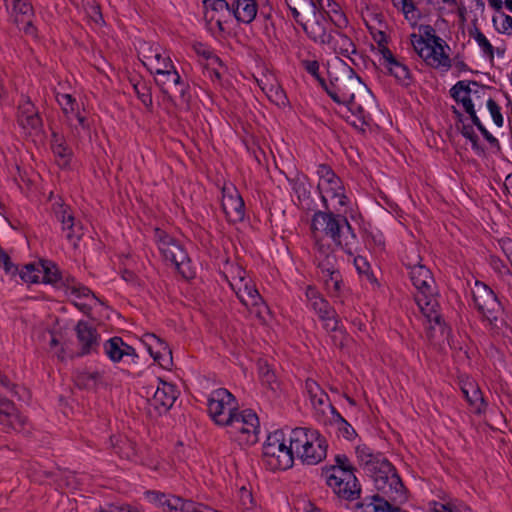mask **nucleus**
Wrapping results in <instances>:
<instances>
[{"label":"nucleus","mask_w":512,"mask_h":512,"mask_svg":"<svg viewBox=\"0 0 512 512\" xmlns=\"http://www.w3.org/2000/svg\"><path fill=\"white\" fill-rule=\"evenodd\" d=\"M257 10L256 0H236L232 4V14L236 20L246 24L251 23L255 19Z\"/></svg>","instance_id":"obj_23"},{"label":"nucleus","mask_w":512,"mask_h":512,"mask_svg":"<svg viewBox=\"0 0 512 512\" xmlns=\"http://www.w3.org/2000/svg\"><path fill=\"white\" fill-rule=\"evenodd\" d=\"M155 83L160 88L161 92L167 97V99L173 102L172 96L168 93L166 86L181 84V76L176 70H168L166 67H157L155 69Z\"/></svg>","instance_id":"obj_24"},{"label":"nucleus","mask_w":512,"mask_h":512,"mask_svg":"<svg viewBox=\"0 0 512 512\" xmlns=\"http://www.w3.org/2000/svg\"><path fill=\"white\" fill-rule=\"evenodd\" d=\"M368 93L371 97V100L367 98L361 90L355 96H352V98H348L347 100L340 103L347 107L348 111L357 118L361 126L369 125V121L371 119L366 113L365 107L370 108L374 105L375 102V97L369 88Z\"/></svg>","instance_id":"obj_15"},{"label":"nucleus","mask_w":512,"mask_h":512,"mask_svg":"<svg viewBox=\"0 0 512 512\" xmlns=\"http://www.w3.org/2000/svg\"><path fill=\"white\" fill-rule=\"evenodd\" d=\"M99 378V372L79 371L74 376V382L80 389H95Z\"/></svg>","instance_id":"obj_34"},{"label":"nucleus","mask_w":512,"mask_h":512,"mask_svg":"<svg viewBox=\"0 0 512 512\" xmlns=\"http://www.w3.org/2000/svg\"><path fill=\"white\" fill-rule=\"evenodd\" d=\"M464 111L469 115V118L472 121V124L476 126V128L480 131L485 126L482 124L480 118L478 117L475 105L473 102H470L468 100L465 101V107H463Z\"/></svg>","instance_id":"obj_53"},{"label":"nucleus","mask_w":512,"mask_h":512,"mask_svg":"<svg viewBox=\"0 0 512 512\" xmlns=\"http://www.w3.org/2000/svg\"><path fill=\"white\" fill-rule=\"evenodd\" d=\"M415 300L421 311L428 318L429 322L441 324L442 316L438 314L435 309V307L438 306V303L434 298H431V304L428 307L424 304V301L421 297L416 296Z\"/></svg>","instance_id":"obj_35"},{"label":"nucleus","mask_w":512,"mask_h":512,"mask_svg":"<svg viewBox=\"0 0 512 512\" xmlns=\"http://www.w3.org/2000/svg\"><path fill=\"white\" fill-rule=\"evenodd\" d=\"M378 51L382 55V61L380 64L383 65L384 68L390 63H394V61L397 59L387 45L378 48Z\"/></svg>","instance_id":"obj_60"},{"label":"nucleus","mask_w":512,"mask_h":512,"mask_svg":"<svg viewBox=\"0 0 512 512\" xmlns=\"http://www.w3.org/2000/svg\"><path fill=\"white\" fill-rule=\"evenodd\" d=\"M487 108L491 114V117L493 119V122L496 126L502 127L504 123V118L501 113V108L498 105L496 101H494L492 98L487 99Z\"/></svg>","instance_id":"obj_46"},{"label":"nucleus","mask_w":512,"mask_h":512,"mask_svg":"<svg viewBox=\"0 0 512 512\" xmlns=\"http://www.w3.org/2000/svg\"><path fill=\"white\" fill-rule=\"evenodd\" d=\"M262 457L266 467L272 471L287 470L294 463L292 448L286 443L282 447H263Z\"/></svg>","instance_id":"obj_12"},{"label":"nucleus","mask_w":512,"mask_h":512,"mask_svg":"<svg viewBox=\"0 0 512 512\" xmlns=\"http://www.w3.org/2000/svg\"><path fill=\"white\" fill-rule=\"evenodd\" d=\"M41 267L39 263H27L19 269V273L17 275L20 279L27 284H38L41 282L40 280Z\"/></svg>","instance_id":"obj_33"},{"label":"nucleus","mask_w":512,"mask_h":512,"mask_svg":"<svg viewBox=\"0 0 512 512\" xmlns=\"http://www.w3.org/2000/svg\"><path fill=\"white\" fill-rule=\"evenodd\" d=\"M476 291L473 292V302L483 318L491 325L497 326L500 314L504 308L496 293L484 282L476 281Z\"/></svg>","instance_id":"obj_5"},{"label":"nucleus","mask_w":512,"mask_h":512,"mask_svg":"<svg viewBox=\"0 0 512 512\" xmlns=\"http://www.w3.org/2000/svg\"><path fill=\"white\" fill-rule=\"evenodd\" d=\"M177 506V512H205L207 505L194 502L190 499H184L178 496V499L173 500Z\"/></svg>","instance_id":"obj_39"},{"label":"nucleus","mask_w":512,"mask_h":512,"mask_svg":"<svg viewBox=\"0 0 512 512\" xmlns=\"http://www.w3.org/2000/svg\"><path fill=\"white\" fill-rule=\"evenodd\" d=\"M123 339L119 336H114L106 340L103 344L105 355L114 363H118L123 358Z\"/></svg>","instance_id":"obj_31"},{"label":"nucleus","mask_w":512,"mask_h":512,"mask_svg":"<svg viewBox=\"0 0 512 512\" xmlns=\"http://www.w3.org/2000/svg\"><path fill=\"white\" fill-rule=\"evenodd\" d=\"M393 6L404 14L406 19H409V14H412V18L415 20H420L423 16H427L430 14L429 10H425L424 13L417 8L415 2L413 0H392Z\"/></svg>","instance_id":"obj_32"},{"label":"nucleus","mask_w":512,"mask_h":512,"mask_svg":"<svg viewBox=\"0 0 512 512\" xmlns=\"http://www.w3.org/2000/svg\"><path fill=\"white\" fill-rule=\"evenodd\" d=\"M313 238H314V247L317 250V252L319 253L321 258L335 255L331 245L323 243L322 239L317 237V233L313 234Z\"/></svg>","instance_id":"obj_52"},{"label":"nucleus","mask_w":512,"mask_h":512,"mask_svg":"<svg viewBox=\"0 0 512 512\" xmlns=\"http://www.w3.org/2000/svg\"><path fill=\"white\" fill-rule=\"evenodd\" d=\"M471 142L472 149L480 156H485V148L479 144V137L475 133L474 130H471L468 137H466Z\"/></svg>","instance_id":"obj_61"},{"label":"nucleus","mask_w":512,"mask_h":512,"mask_svg":"<svg viewBox=\"0 0 512 512\" xmlns=\"http://www.w3.org/2000/svg\"><path fill=\"white\" fill-rule=\"evenodd\" d=\"M285 443V435L283 430H276L270 433L263 447H282Z\"/></svg>","instance_id":"obj_50"},{"label":"nucleus","mask_w":512,"mask_h":512,"mask_svg":"<svg viewBox=\"0 0 512 512\" xmlns=\"http://www.w3.org/2000/svg\"><path fill=\"white\" fill-rule=\"evenodd\" d=\"M328 22L333 23L338 29L346 28L348 25V19L346 15L339 11L338 14H335V17H332L329 13V16H326Z\"/></svg>","instance_id":"obj_58"},{"label":"nucleus","mask_w":512,"mask_h":512,"mask_svg":"<svg viewBox=\"0 0 512 512\" xmlns=\"http://www.w3.org/2000/svg\"><path fill=\"white\" fill-rule=\"evenodd\" d=\"M144 495L151 504L163 508L164 512H177V506L173 500L178 499V496L156 490H148Z\"/></svg>","instance_id":"obj_26"},{"label":"nucleus","mask_w":512,"mask_h":512,"mask_svg":"<svg viewBox=\"0 0 512 512\" xmlns=\"http://www.w3.org/2000/svg\"><path fill=\"white\" fill-rule=\"evenodd\" d=\"M470 86H476L481 90L491 88L487 85L481 84L476 80H460L450 88L449 94L456 103L462 104V106L465 107L466 100L473 102L471 95L474 90L471 89Z\"/></svg>","instance_id":"obj_19"},{"label":"nucleus","mask_w":512,"mask_h":512,"mask_svg":"<svg viewBox=\"0 0 512 512\" xmlns=\"http://www.w3.org/2000/svg\"><path fill=\"white\" fill-rule=\"evenodd\" d=\"M317 174L321 179H324L326 182H328L331 179H334L336 176V174L328 164H320L317 169Z\"/></svg>","instance_id":"obj_63"},{"label":"nucleus","mask_w":512,"mask_h":512,"mask_svg":"<svg viewBox=\"0 0 512 512\" xmlns=\"http://www.w3.org/2000/svg\"><path fill=\"white\" fill-rule=\"evenodd\" d=\"M141 341L146 347H151L152 344L153 346H159V348H161L167 354V362L172 361V350L170 349L168 343L165 340L159 338L153 333H146L143 335Z\"/></svg>","instance_id":"obj_36"},{"label":"nucleus","mask_w":512,"mask_h":512,"mask_svg":"<svg viewBox=\"0 0 512 512\" xmlns=\"http://www.w3.org/2000/svg\"><path fill=\"white\" fill-rule=\"evenodd\" d=\"M57 101L62 106L64 113H68L69 109L74 110L75 99L70 94H62L57 97Z\"/></svg>","instance_id":"obj_59"},{"label":"nucleus","mask_w":512,"mask_h":512,"mask_svg":"<svg viewBox=\"0 0 512 512\" xmlns=\"http://www.w3.org/2000/svg\"><path fill=\"white\" fill-rule=\"evenodd\" d=\"M0 267L11 277H15L19 273V266L12 262L11 257L2 247H0Z\"/></svg>","instance_id":"obj_42"},{"label":"nucleus","mask_w":512,"mask_h":512,"mask_svg":"<svg viewBox=\"0 0 512 512\" xmlns=\"http://www.w3.org/2000/svg\"><path fill=\"white\" fill-rule=\"evenodd\" d=\"M358 463L373 478L378 492L386 495L391 501L403 503L408 499V489L392 463L381 452H374L366 444L355 448Z\"/></svg>","instance_id":"obj_1"},{"label":"nucleus","mask_w":512,"mask_h":512,"mask_svg":"<svg viewBox=\"0 0 512 512\" xmlns=\"http://www.w3.org/2000/svg\"><path fill=\"white\" fill-rule=\"evenodd\" d=\"M39 266L41 267V273L43 274L41 282L52 285L57 289H62V271L58 265L52 260L40 259Z\"/></svg>","instance_id":"obj_25"},{"label":"nucleus","mask_w":512,"mask_h":512,"mask_svg":"<svg viewBox=\"0 0 512 512\" xmlns=\"http://www.w3.org/2000/svg\"><path fill=\"white\" fill-rule=\"evenodd\" d=\"M286 5L298 7L303 16L314 15V11L320 8L321 2L316 3L314 0H285Z\"/></svg>","instance_id":"obj_41"},{"label":"nucleus","mask_w":512,"mask_h":512,"mask_svg":"<svg viewBox=\"0 0 512 512\" xmlns=\"http://www.w3.org/2000/svg\"><path fill=\"white\" fill-rule=\"evenodd\" d=\"M290 184L302 208L307 211L313 210L314 205L311 199V184L309 183L308 177L306 175L297 176L290 180Z\"/></svg>","instance_id":"obj_20"},{"label":"nucleus","mask_w":512,"mask_h":512,"mask_svg":"<svg viewBox=\"0 0 512 512\" xmlns=\"http://www.w3.org/2000/svg\"><path fill=\"white\" fill-rule=\"evenodd\" d=\"M339 234L341 243L335 245L341 248L347 255L353 256L357 251V249L354 248V244L357 241V235L355 229L349 223L347 218L346 223H343V226L340 228Z\"/></svg>","instance_id":"obj_28"},{"label":"nucleus","mask_w":512,"mask_h":512,"mask_svg":"<svg viewBox=\"0 0 512 512\" xmlns=\"http://www.w3.org/2000/svg\"><path fill=\"white\" fill-rule=\"evenodd\" d=\"M75 331L80 345V350L76 353L77 357L98 351L101 336L96 328L90 326L86 321L80 320L75 327Z\"/></svg>","instance_id":"obj_14"},{"label":"nucleus","mask_w":512,"mask_h":512,"mask_svg":"<svg viewBox=\"0 0 512 512\" xmlns=\"http://www.w3.org/2000/svg\"><path fill=\"white\" fill-rule=\"evenodd\" d=\"M71 293L73 295H75L76 297L78 298H81V297H88V296H92L96 301H98L101 305L103 306H106L108 307L104 301H102L101 299H99L94 293L93 291L88 288L87 286L83 285L82 283H77V285H74L72 287V291Z\"/></svg>","instance_id":"obj_48"},{"label":"nucleus","mask_w":512,"mask_h":512,"mask_svg":"<svg viewBox=\"0 0 512 512\" xmlns=\"http://www.w3.org/2000/svg\"><path fill=\"white\" fill-rule=\"evenodd\" d=\"M53 153L61 158L63 160V165H68L70 163L71 157H72V150L71 148L65 143L63 144H53Z\"/></svg>","instance_id":"obj_47"},{"label":"nucleus","mask_w":512,"mask_h":512,"mask_svg":"<svg viewBox=\"0 0 512 512\" xmlns=\"http://www.w3.org/2000/svg\"><path fill=\"white\" fill-rule=\"evenodd\" d=\"M334 465H325L321 468V476L326 484L341 499L354 501L361 497V485L355 475L354 467L345 454L335 456Z\"/></svg>","instance_id":"obj_2"},{"label":"nucleus","mask_w":512,"mask_h":512,"mask_svg":"<svg viewBox=\"0 0 512 512\" xmlns=\"http://www.w3.org/2000/svg\"><path fill=\"white\" fill-rule=\"evenodd\" d=\"M159 250L163 258L170 261L185 279L194 277V271L190 267L191 260L179 241L172 237L171 241L162 244Z\"/></svg>","instance_id":"obj_10"},{"label":"nucleus","mask_w":512,"mask_h":512,"mask_svg":"<svg viewBox=\"0 0 512 512\" xmlns=\"http://www.w3.org/2000/svg\"><path fill=\"white\" fill-rule=\"evenodd\" d=\"M159 382L162 386H158L155 390L152 386L146 387V395L148 396L152 393V397H147L146 399L148 404L147 414L150 417H158L166 414L177 399V389L175 385L167 383L162 379H159Z\"/></svg>","instance_id":"obj_6"},{"label":"nucleus","mask_w":512,"mask_h":512,"mask_svg":"<svg viewBox=\"0 0 512 512\" xmlns=\"http://www.w3.org/2000/svg\"><path fill=\"white\" fill-rule=\"evenodd\" d=\"M70 207L65 204H59L58 208H55V214L57 219L62 223L63 230H68L66 238L69 241H73L74 246L77 245V241L81 239V234L75 233V218L70 212Z\"/></svg>","instance_id":"obj_22"},{"label":"nucleus","mask_w":512,"mask_h":512,"mask_svg":"<svg viewBox=\"0 0 512 512\" xmlns=\"http://www.w3.org/2000/svg\"><path fill=\"white\" fill-rule=\"evenodd\" d=\"M419 30L422 35H410L415 52L428 66L448 71L451 68V58L444 50L445 47L449 48L448 44L435 34L434 28L429 24L420 25Z\"/></svg>","instance_id":"obj_4"},{"label":"nucleus","mask_w":512,"mask_h":512,"mask_svg":"<svg viewBox=\"0 0 512 512\" xmlns=\"http://www.w3.org/2000/svg\"><path fill=\"white\" fill-rule=\"evenodd\" d=\"M175 89L179 94L180 105L185 106L188 109L192 99L189 84L181 79V84H176Z\"/></svg>","instance_id":"obj_45"},{"label":"nucleus","mask_w":512,"mask_h":512,"mask_svg":"<svg viewBox=\"0 0 512 512\" xmlns=\"http://www.w3.org/2000/svg\"><path fill=\"white\" fill-rule=\"evenodd\" d=\"M471 142L472 149L480 156H485V148L479 144V137L475 133L474 130H471L468 137H466Z\"/></svg>","instance_id":"obj_62"},{"label":"nucleus","mask_w":512,"mask_h":512,"mask_svg":"<svg viewBox=\"0 0 512 512\" xmlns=\"http://www.w3.org/2000/svg\"><path fill=\"white\" fill-rule=\"evenodd\" d=\"M329 78V97L335 103H341L348 98H352L359 91L371 100L368 93V86L362 78L346 62L336 57L333 67L328 70Z\"/></svg>","instance_id":"obj_3"},{"label":"nucleus","mask_w":512,"mask_h":512,"mask_svg":"<svg viewBox=\"0 0 512 512\" xmlns=\"http://www.w3.org/2000/svg\"><path fill=\"white\" fill-rule=\"evenodd\" d=\"M326 16H329V11L325 10L320 4V8L314 11V15L305 16L306 21L301 24L306 36L311 41L321 45H330L334 39V31H328Z\"/></svg>","instance_id":"obj_7"},{"label":"nucleus","mask_w":512,"mask_h":512,"mask_svg":"<svg viewBox=\"0 0 512 512\" xmlns=\"http://www.w3.org/2000/svg\"><path fill=\"white\" fill-rule=\"evenodd\" d=\"M239 414L240 411L238 407L237 410H235L231 414H227V418H225V421L221 426H227L231 428L233 431L240 432L243 434H249L251 430L247 427H243V420L241 419Z\"/></svg>","instance_id":"obj_37"},{"label":"nucleus","mask_w":512,"mask_h":512,"mask_svg":"<svg viewBox=\"0 0 512 512\" xmlns=\"http://www.w3.org/2000/svg\"><path fill=\"white\" fill-rule=\"evenodd\" d=\"M37 113H39L38 110L35 108L34 104L30 100H27L25 103L21 104L18 107V119L34 115Z\"/></svg>","instance_id":"obj_56"},{"label":"nucleus","mask_w":512,"mask_h":512,"mask_svg":"<svg viewBox=\"0 0 512 512\" xmlns=\"http://www.w3.org/2000/svg\"><path fill=\"white\" fill-rule=\"evenodd\" d=\"M311 306L321 320H329V317L336 315V311L325 298L316 299Z\"/></svg>","instance_id":"obj_40"},{"label":"nucleus","mask_w":512,"mask_h":512,"mask_svg":"<svg viewBox=\"0 0 512 512\" xmlns=\"http://www.w3.org/2000/svg\"><path fill=\"white\" fill-rule=\"evenodd\" d=\"M239 407L235 396L225 388H219L213 391L208 399V412L212 420L217 425H222L227 418Z\"/></svg>","instance_id":"obj_8"},{"label":"nucleus","mask_w":512,"mask_h":512,"mask_svg":"<svg viewBox=\"0 0 512 512\" xmlns=\"http://www.w3.org/2000/svg\"><path fill=\"white\" fill-rule=\"evenodd\" d=\"M131 82L138 99L151 111L153 106L151 85L141 77L132 78Z\"/></svg>","instance_id":"obj_30"},{"label":"nucleus","mask_w":512,"mask_h":512,"mask_svg":"<svg viewBox=\"0 0 512 512\" xmlns=\"http://www.w3.org/2000/svg\"><path fill=\"white\" fill-rule=\"evenodd\" d=\"M13 9L22 15H28L33 11V7L28 0H14Z\"/></svg>","instance_id":"obj_57"},{"label":"nucleus","mask_w":512,"mask_h":512,"mask_svg":"<svg viewBox=\"0 0 512 512\" xmlns=\"http://www.w3.org/2000/svg\"><path fill=\"white\" fill-rule=\"evenodd\" d=\"M312 432H318L315 429L297 427L292 430L289 438V446L292 448L293 455L300 457L301 451L311 448Z\"/></svg>","instance_id":"obj_21"},{"label":"nucleus","mask_w":512,"mask_h":512,"mask_svg":"<svg viewBox=\"0 0 512 512\" xmlns=\"http://www.w3.org/2000/svg\"><path fill=\"white\" fill-rule=\"evenodd\" d=\"M407 266L411 269L410 278L419 292L418 296L423 299L424 304L428 307L431 304V298H433L432 284H434V277L431 271L418 262L409 263Z\"/></svg>","instance_id":"obj_11"},{"label":"nucleus","mask_w":512,"mask_h":512,"mask_svg":"<svg viewBox=\"0 0 512 512\" xmlns=\"http://www.w3.org/2000/svg\"><path fill=\"white\" fill-rule=\"evenodd\" d=\"M458 379L460 389L469 404L471 412L477 415L484 413L487 403L477 382L467 375L459 376Z\"/></svg>","instance_id":"obj_13"},{"label":"nucleus","mask_w":512,"mask_h":512,"mask_svg":"<svg viewBox=\"0 0 512 512\" xmlns=\"http://www.w3.org/2000/svg\"><path fill=\"white\" fill-rule=\"evenodd\" d=\"M311 448L309 451L303 449L300 454V459L303 464L316 465L324 460L327 456L328 443L326 438L320 432H312Z\"/></svg>","instance_id":"obj_16"},{"label":"nucleus","mask_w":512,"mask_h":512,"mask_svg":"<svg viewBox=\"0 0 512 512\" xmlns=\"http://www.w3.org/2000/svg\"><path fill=\"white\" fill-rule=\"evenodd\" d=\"M302 68L314 78H318L320 75L319 67L320 64L317 60H301Z\"/></svg>","instance_id":"obj_55"},{"label":"nucleus","mask_w":512,"mask_h":512,"mask_svg":"<svg viewBox=\"0 0 512 512\" xmlns=\"http://www.w3.org/2000/svg\"><path fill=\"white\" fill-rule=\"evenodd\" d=\"M334 33L337 36V38L332 41L335 53L347 57L353 65L358 66L357 61L351 57L352 54L357 53L354 42L347 35L339 31H334Z\"/></svg>","instance_id":"obj_27"},{"label":"nucleus","mask_w":512,"mask_h":512,"mask_svg":"<svg viewBox=\"0 0 512 512\" xmlns=\"http://www.w3.org/2000/svg\"><path fill=\"white\" fill-rule=\"evenodd\" d=\"M475 41L478 43V45L481 47L483 53L490 59L492 62L494 59V52L495 49L491 45V43L488 41V39L485 37L483 33H478Z\"/></svg>","instance_id":"obj_51"},{"label":"nucleus","mask_w":512,"mask_h":512,"mask_svg":"<svg viewBox=\"0 0 512 512\" xmlns=\"http://www.w3.org/2000/svg\"><path fill=\"white\" fill-rule=\"evenodd\" d=\"M259 376L263 384L268 385L274 389L273 384L276 382V376L270 366L265 363H259Z\"/></svg>","instance_id":"obj_44"},{"label":"nucleus","mask_w":512,"mask_h":512,"mask_svg":"<svg viewBox=\"0 0 512 512\" xmlns=\"http://www.w3.org/2000/svg\"><path fill=\"white\" fill-rule=\"evenodd\" d=\"M18 123L24 128H30L31 130H34L36 132L41 131L43 127L42 118L40 117L39 113L26 116L24 118H19Z\"/></svg>","instance_id":"obj_43"},{"label":"nucleus","mask_w":512,"mask_h":512,"mask_svg":"<svg viewBox=\"0 0 512 512\" xmlns=\"http://www.w3.org/2000/svg\"><path fill=\"white\" fill-rule=\"evenodd\" d=\"M239 416L243 420V427H247L255 434V436L259 432V418L257 414L252 409H245L240 411ZM256 441V438L253 442Z\"/></svg>","instance_id":"obj_38"},{"label":"nucleus","mask_w":512,"mask_h":512,"mask_svg":"<svg viewBox=\"0 0 512 512\" xmlns=\"http://www.w3.org/2000/svg\"><path fill=\"white\" fill-rule=\"evenodd\" d=\"M335 262L336 255H331L329 257L322 258L318 264V268H320L323 273H327L329 271L335 270Z\"/></svg>","instance_id":"obj_64"},{"label":"nucleus","mask_w":512,"mask_h":512,"mask_svg":"<svg viewBox=\"0 0 512 512\" xmlns=\"http://www.w3.org/2000/svg\"><path fill=\"white\" fill-rule=\"evenodd\" d=\"M305 388L307 390V393L309 394L311 403L314 407H316V398L318 394L323 391V389L320 387V385L314 381L313 379L308 378L305 381Z\"/></svg>","instance_id":"obj_54"},{"label":"nucleus","mask_w":512,"mask_h":512,"mask_svg":"<svg viewBox=\"0 0 512 512\" xmlns=\"http://www.w3.org/2000/svg\"><path fill=\"white\" fill-rule=\"evenodd\" d=\"M354 265L359 274H366L368 276L369 280L376 281L374 274L369 273L370 264L365 257L360 256V255L356 256L354 258Z\"/></svg>","instance_id":"obj_49"},{"label":"nucleus","mask_w":512,"mask_h":512,"mask_svg":"<svg viewBox=\"0 0 512 512\" xmlns=\"http://www.w3.org/2000/svg\"><path fill=\"white\" fill-rule=\"evenodd\" d=\"M222 209L230 222H240L245 217V203L236 190L235 195H223Z\"/></svg>","instance_id":"obj_18"},{"label":"nucleus","mask_w":512,"mask_h":512,"mask_svg":"<svg viewBox=\"0 0 512 512\" xmlns=\"http://www.w3.org/2000/svg\"><path fill=\"white\" fill-rule=\"evenodd\" d=\"M346 223V216L332 211H315L311 219V231L313 234L321 230L330 237L334 244H340V228Z\"/></svg>","instance_id":"obj_9"},{"label":"nucleus","mask_w":512,"mask_h":512,"mask_svg":"<svg viewBox=\"0 0 512 512\" xmlns=\"http://www.w3.org/2000/svg\"><path fill=\"white\" fill-rule=\"evenodd\" d=\"M386 73L393 76L398 83L408 87L412 82V75L410 69L398 59L394 63H390L385 67Z\"/></svg>","instance_id":"obj_29"},{"label":"nucleus","mask_w":512,"mask_h":512,"mask_svg":"<svg viewBox=\"0 0 512 512\" xmlns=\"http://www.w3.org/2000/svg\"><path fill=\"white\" fill-rule=\"evenodd\" d=\"M391 502L386 495L377 493L356 503L354 512H399Z\"/></svg>","instance_id":"obj_17"}]
</instances>
